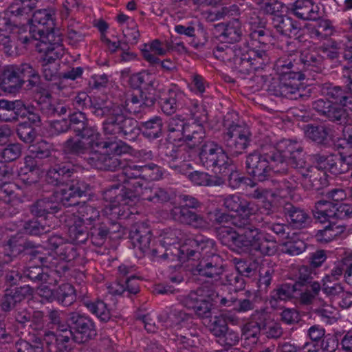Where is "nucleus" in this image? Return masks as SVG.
I'll return each mask as SVG.
<instances>
[{"mask_svg":"<svg viewBox=\"0 0 352 352\" xmlns=\"http://www.w3.org/2000/svg\"><path fill=\"white\" fill-rule=\"evenodd\" d=\"M300 67L302 70L311 69L315 72L321 71L324 67V59L319 53L318 50H305L301 52L300 58Z\"/></svg>","mask_w":352,"mask_h":352,"instance_id":"f704fd0d","label":"nucleus"},{"mask_svg":"<svg viewBox=\"0 0 352 352\" xmlns=\"http://www.w3.org/2000/svg\"><path fill=\"white\" fill-rule=\"evenodd\" d=\"M72 340L68 335L58 334L50 330L44 331L43 338L46 352H69L72 349Z\"/></svg>","mask_w":352,"mask_h":352,"instance_id":"bb28decb","label":"nucleus"},{"mask_svg":"<svg viewBox=\"0 0 352 352\" xmlns=\"http://www.w3.org/2000/svg\"><path fill=\"white\" fill-rule=\"evenodd\" d=\"M76 291L73 285L63 283L55 289V300L65 307L73 304L76 300Z\"/></svg>","mask_w":352,"mask_h":352,"instance_id":"864d4df0","label":"nucleus"},{"mask_svg":"<svg viewBox=\"0 0 352 352\" xmlns=\"http://www.w3.org/2000/svg\"><path fill=\"white\" fill-rule=\"evenodd\" d=\"M70 130L76 136L89 140L90 146H93L100 134L97 129L91 126L87 115L81 111H75L69 114V125Z\"/></svg>","mask_w":352,"mask_h":352,"instance_id":"f8f14e48","label":"nucleus"},{"mask_svg":"<svg viewBox=\"0 0 352 352\" xmlns=\"http://www.w3.org/2000/svg\"><path fill=\"white\" fill-rule=\"evenodd\" d=\"M33 294V289L29 285L8 288L0 298V309L5 314L15 311L18 305Z\"/></svg>","mask_w":352,"mask_h":352,"instance_id":"4468645a","label":"nucleus"},{"mask_svg":"<svg viewBox=\"0 0 352 352\" xmlns=\"http://www.w3.org/2000/svg\"><path fill=\"white\" fill-rule=\"evenodd\" d=\"M178 96L176 90L169 89L167 93L159 96L158 103L164 113L172 115L176 111Z\"/></svg>","mask_w":352,"mask_h":352,"instance_id":"4d7b16f0","label":"nucleus"},{"mask_svg":"<svg viewBox=\"0 0 352 352\" xmlns=\"http://www.w3.org/2000/svg\"><path fill=\"white\" fill-rule=\"evenodd\" d=\"M303 78H283L272 79L268 85L267 91L270 94L285 97L291 100L298 98L307 99L309 97L310 91H306L303 87H300V81Z\"/></svg>","mask_w":352,"mask_h":352,"instance_id":"9d476101","label":"nucleus"},{"mask_svg":"<svg viewBox=\"0 0 352 352\" xmlns=\"http://www.w3.org/2000/svg\"><path fill=\"white\" fill-rule=\"evenodd\" d=\"M223 263L224 261L220 255L201 258L196 265L195 272L201 276L216 279L225 271Z\"/></svg>","mask_w":352,"mask_h":352,"instance_id":"aec40b11","label":"nucleus"},{"mask_svg":"<svg viewBox=\"0 0 352 352\" xmlns=\"http://www.w3.org/2000/svg\"><path fill=\"white\" fill-rule=\"evenodd\" d=\"M312 212L314 219L320 223L336 222L352 217V204L319 200L315 203Z\"/></svg>","mask_w":352,"mask_h":352,"instance_id":"1a4fd4ad","label":"nucleus"},{"mask_svg":"<svg viewBox=\"0 0 352 352\" xmlns=\"http://www.w3.org/2000/svg\"><path fill=\"white\" fill-rule=\"evenodd\" d=\"M236 116L235 113H228L223 120L226 130L222 134L223 142L228 152L233 157L243 153L252 142V133L249 127L232 120Z\"/></svg>","mask_w":352,"mask_h":352,"instance_id":"f03ea898","label":"nucleus"},{"mask_svg":"<svg viewBox=\"0 0 352 352\" xmlns=\"http://www.w3.org/2000/svg\"><path fill=\"white\" fill-rule=\"evenodd\" d=\"M151 237V230L146 223H136L131 226L129 238L133 248H138L142 252L149 248Z\"/></svg>","mask_w":352,"mask_h":352,"instance_id":"cd10ccee","label":"nucleus"},{"mask_svg":"<svg viewBox=\"0 0 352 352\" xmlns=\"http://www.w3.org/2000/svg\"><path fill=\"white\" fill-rule=\"evenodd\" d=\"M69 236L76 243H85L89 236V227L74 219V223L69 228Z\"/></svg>","mask_w":352,"mask_h":352,"instance_id":"052dcab7","label":"nucleus"},{"mask_svg":"<svg viewBox=\"0 0 352 352\" xmlns=\"http://www.w3.org/2000/svg\"><path fill=\"white\" fill-rule=\"evenodd\" d=\"M351 154L344 155L340 153L339 155H333L327 170L334 175H339L349 172Z\"/></svg>","mask_w":352,"mask_h":352,"instance_id":"603ef678","label":"nucleus"},{"mask_svg":"<svg viewBox=\"0 0 352 352\" xmlns=\"http://www.w3.org/2000/svg\"><path fill=\"white\" fill-rule=\"evenodd\" d=\"M232 71L241 78H245L256 69L251 60V56L245 49H236L234 56L230 61Z\"/></svg>","mask_w":352,"mask_h":352,"instance_id":"c756f323","label":"nucleus"},{"mask_svg":"<svg viewBox=\"0 0 352 352\" xmlns=\"http://www.w3.org/2000/svg\"><path fill=\"white\" fill-rule=\"evenodd\" d=\"M274 148L276 149L278 167H285L288 170L289 164L292 168L302 172L307 168L304 148L296 142L283 140L278 142Z\"/></svg>","mask_w":352,"mask_h":352,"instance_id":"0eeeda50","label":"nucleus"},{"mask_svg":"<svg viewBox=\"0 0 352 352\" xmlns=\"http://www.w3.org/2000/svg\"><path fill=\"white\" fill-rule=\"evenodd\" d=\"M25 103L23 100H16L13 101L0 100V120L4 122H16L19 116H24L23 112Z\"/></svg>","mask_w":352,"mask_h":352,"instance_id":"473e14b6","label":"nucleus"},{"mask_svg":"<svg viewBox=\"0 0 352 352\" xmlns=\"http://www.w3.org/2000/svg\"><path fill=\"white\" fill-rule=\"evenodd\" d=\"M303 130L306 138L320 146L328 145L333 136V129L327 124H308Z\"/></svg>","mask_w":352,"mask_h":352,"instance_id":"c85d7f7f","label":"nucleus"},{"mask_svg":"<svg viewBox=\"0 0 352 352\" xmlns=\"http://www.w3.org/2000/svg\"><path fill=\"white\" fill-rule=\"evenodd\" d=\"M218 294L214 291L207 289L204 296L201 297L198 304L193 309L195 314L200 318H210L211 316V309L212 302H216Z\"/></svg>","mask_w":352,"mask_h":352,"instance_id":"a18cd8bd","label":"nucleus"},{"mask_svg":"<svg viewBox=\"0 0 352 352\" xmlns=\"http://www.w3.org/2000/svg\"><path fill=\"white\" fill-rule=\"evenodd\" d=\"M36 48L39 52L44 53L40 60L50 63H59L58 59L63 55V48L62 45H47V47H41L36 45Z\"/></svg>","mask_w":352,"mask_h":352,"instance_id":"0e129e2a","label":"nucleus"},{"mask_svg":"<svg viewBox=\"0 0 352 352\" xmlns=\"http://www.w3.org/2000/svg\"><path fill=\"white\" fill-rule=\"evenodd\" d=\"M217 239L223 245L238 249L239 232L230 226H221L215 229Z\"/></svg>","mask_w":352,"mask_h":352,"instance_id":"49530a36","label":"nucleus"},{"mask_svg":"<svg viewBox=\"0 0 352 352\" xmlns=\"http://www.w3.org/2000/svg\"><path fill=\"white\" fill-rule=\"evenodd\" d=\"M89 108L91 113L96 117L102 118L116 106V104H107L103 100H100L97 98L89 99Z\"/></svg>","mask_w":352,"mask_h":352,"instance_id":"338daca9","label":"nucleus"},{"mask_svg":"<svg viewBox=\"0 0 352 352\" xmlns=\"http://www.w3.org/2000/svg\"><path fill=\"white\" fill-rule=\"evenodd\" d=\"M328 223L322 230H318L315 235L316 240L322 243L330 242L345 230L343 225H337L336 222Z\"/></svg>","mask_w":352,"mask_h":352,"instance_id":"09e8293b","label":"nucleus"},{"mask_svg":"<svg viewBox=\"0 0 352 352\" xmlns=\"http://www.w3.org/2000/svg\"><path fill=\"white\" fill-rule=\"evenodd\" d=\"M278 249L276 241L264 233L254 251L259 252L263 256H271L276 254Z\"/></svg>","mask_w":352,"mask_h":352,"instance_id":"680f3d73","label":"nucleus"},{"mask_svg":"<svg viewBox=\"0 0 352 352\" xmlns=\"http://www.w3.org/2000/svg\"><path fill=\"white\" fill-rule=\"evenodd\" d=\"M45 313L41 310L30 311L27 308L16 309L14 317L16 322L23 328L28 327L30 330L39 333H44L46 320Z\"/></svg>","mask_w":352,"mask_h":352,"instance_id":"dca6fc26","label":"nucleus"},{"mask_svg":"<svg viewBox=\"0 0 352 352\" xmlns=\"http://www.w3.org/2000/svg\"><path fill=\"white\" fill-rule=\"evenodd\" d=\"M302 182L309 189L318 190L328 184L327 174L318 167L308 166L301 173Z\"/></svg>","mask_w":352,"mask_h":352,"instance_id":"72a5a7b5","label":"nucleus"},{"mask_svg":"<svg viewBox=\"0 0 352 352\" xmlns=\"http://www.w3.org/2000/svg\"><path fill=\"white\" fill-rule=\"evenodd\" d=\"M143 135L150 140L157 139L163 135V122L161 118L155 117L148 121L141 122Z\"/></svg>","mask_w":352,"mask_h":352,"instance_id":"8fccbe9b","label":"nucleus"},{"mask_svg":"<svg viewBox=\"0 0 352 352\" xmlns=\"http://www.w3.org/2000/svg\"><path fill=\"white\" fill-rule=\"evenodd\" d=\"M223 206L228 210L241 215H252L254 212V204L237 195H230L225 197Z\"/></svg>","mask_w":352,"mask_h":352,"instance_id":"c9c22d12","label":"nucleus"},{"mask_svg":"<svg viewBox=\"0 0 352 352\" xmlns=\"http://www.w3.org/2000/svg\"><path fill=\"white\" fill-rule=\"evenodd\" d=\"M101 144L103 148H109L111 153H91L89 157H85L88 164L98 170L109 171H116L124 167L126 162L120 158V155L128 153L131 149L130 146L122 141L119 143L105 141Z\"/></svg>","mask_w":352,"mask_h":352,"instance_id":"7ed1b4c3","label":"nucleus"},{"mask_svg":"<svg viewBox=\"0 0 352 352\" xmlns=\"http://www.w3.org/2000/svg\"><path fill=\"white\" fill-rule=\"evenodd\" d=\"M124 107L116 104V106L103 118L102 131L104 135L117 138L121 124L125 120Z\"/></svg>","mask_w":352,"mask_h":352,"instance_id":"393cba45","label":"nucleus"},{"mask_svg":"<svg viewBox=\"0 0 352 352\" xmlns=\"http://www.w3.org/2000/svg\"><path fill=\"white\" fill-rule=\"evenodd\" d=\"M84 305L93 314L96 315L102 322H107L111 319L109 310L107 305L102 300L84 302Z\"/></svg>","mask_w":352,"mask_h":352,"instance_id":"e2e57ef3","label":"nucleus"},{"mask_svg":"<svg viewBox=\"0 0 352 352\" xmlns=\"http://www.w3.org/2000/svg\"><path fill=\"white\" fill-rule=\"evenodd\" d=\"M186 247L189 249L188 239L186 240L184 243L179 248L175 245L166 246L164 251L162 254V259H170L172 261H179L181 263L188 261V254L184 251V248Z\"/></svg>","mask_w":352,"mask_h":352,"instance_id":"5fc2aeb1","label":"nucleus"},{"mask_svg":"<svg viewBox=\"0 0 352 352\" xmlns=\"http://www.w3.org/2000/svg\"><path fill=\"white\" fill-rule=\"evenodd\" d=\"M83 139H75L70 137L63 142L62 151L66 155L82 157L89 150L90 145L87 146V144L82 141Z\"/></svg>","mask_w":352,"mask_h":352,"instance_id":"c03bdc74","label":"nucleus"},{"mask_svg":"<svg viewBox=\"0 0 352 352\" xmlns=\"http://www.w3.org/2000/svg\"><path fill=\"white\" fill-rule=\"evenodd\" d=\"M186 134L182 141L186 143L187 146L190 149L201 147L206 139V131L202 124L190 123L186 128Z\"/></svg>","mask_w":352,"mask_h":352,"instance_id":"4c0bfd02","label":"nucleus"},{"mask_svg":"<svg viewBox=\"0 0 352 352\" xmlns=\"http://www.w3.org/2000/svg\"><path fill=\"white\" fill-rule=\"evenodd\" d=\"M80 169L78 164L70 161L56 163L48 168L45 180L53 186H68L69 183L75 181L74 177Z\"/></svg>","mask_w":352,"mask_h":352,"instance_id":"9b49d317","label":"nucleus"},{"mask_svg":"<svg viewBox=\"0 0 352 352\" xmlns=\"http://www.w3.org/2000/svg\"><path fill=\"white\" fill-rule=\"evenodd\" d=\"M121 125L118 136L129 142L136 141L142 131L139 122L135 118L126 116Z\"/></svg>","mask_w":352,"mask_h":352,"instance_id":"ea45409f","label":"nucleus"},{"mask_svg":"<svg viewBox=\"0 0 352 352\" xmlns=\"http://www.w3.org/2000/svg\"><path fill=\"white\" fill-rule=\"evenodd\" d=\"M161 243L166 246L175 245L182 241L187 239L186 233L179 228H166L164 229L161 234Z\"/></svg>","mask_w":352,"mask_h":352,"instance_id":"6e6d98bb","label":"nucleus"},{"mask_svg":"<svg viewBox=\"0 0 352 352\" xmlns=\"http://www.w3.org/2000/svg\"><path fill=\"white\" fill-rule=\"evenodd\" d=\"M120 105L124 107V111L131 115H137L146 109L137 90L127 97L124 104Z\"/></svg>","mask_w":352,"mask_h":352,"instance_id":"69168bd1","label":"nucleus"},{"mask_svg":"<svg viewBox=\"0 0 352 352\" xmlns=\"http://www.w3.org/2000/svg\"><path fill=\"white\" fill-rule=\"evenodd\" d=\"M28 241L29 239L17 236H11L2 245L5 262L10 263L19 255H23L25 250H28L30 247Z\"/></svg>","mask_w":352,"mask_h":352,"instance_id":"7c9ffc66","label":"nucleus"},{"mask_svg":"<svg viewBox=\"0 0 352 352\" xmlns=\"http://www.w3.org/2000/svg\"><path fill=\"white\" fill-rule=\"evenodd\" d=\"M170 215L174 221L197 229L205 230L209 227V223L202 214L187 208L175 206L170 210Z\"/></svg>","mask_w":352,"mask_h":352,"instance_id":"a211bd4d","label":"nucleus"},{"mask_svg":"<svg viewBox=\"0 0 352 352\" xmlns=\"http://www.w3.org/2000/svg\"><path fill=\"white\" fill-rule=\"evenodd\" d=\"M25 89L31 91L34 98L39 111L41 112L44 108V104H49L51 102L52 95L45 85L41 80V76L37 69L34 72Z\"/></svg>","mask_w":352,"mask_h":352,"instance_id":"4be33fe9","label":"nucleus"},{"mask_svg":"<svg viewBox=\"0 0 352 352\" xmlns=\"http://www.w3.org/2000/svg\"><path fill=\"white\" fill-rule=\"evenodd\" d=\"M36 68L27 62L9 64L3 66L0 72V86L10 94L19 92L28 83Z\"/></svg>","mask_w":352,"mask_h":352,"instance_id":"39448f33","label":"nucleus"},{"mask_svg":"<svg viewBox=\"0 0 352 352\" xmlns=\"http://www.w3.org/2000/svg\"><path fill=\"white\" fill-rule=\"evenodd\" d=\"M264 232L252 226L239 234L238 250L241 251H254Z\"/></svg>","mask_w":352,"mask_h":352,"instance_id":"e433bc0d","label":"nucleus"},{"mask_svg":"<svg viewBox=\"0 0 352 352\" xmlns=\"http://www.w3.org/2000/svg\"><path fill=\"white\" fill-rule=\"evenodd\" d=\"M67 321L66 332L68 331L72 339L77 343H86L97 336L94 322L85 314L78 311L69 312Z\"/></svg>","mask_w":352,"mask_h":352,"instance_id":"6e6552de","label":"nucleus"},{"mask_svg":"<svg viewBox=\"0 0 352 352\" xmlns=\"http://www.w3.org/2000/svg\"><path fill=\"white\" fill-rule=\"evenodd\" d=\"M190 124L180 116H175L170 118L168 124V131L170 139L173 141H182L186 134V130Z\"/></svg>","mask_w":352,"mask_h":352,"instance_id":"37998d69","label":"nucleus"},{"mask_svg":"<svg viewBox=\"0 0 352 352\" xmlns=\"http://www.w3.org/2000/svg\"><path fill=\"white\" fill-rule=\"evenodd\" d=\"M283 213L288 223L295 229H304L310 226L312 219L303 209L286 202L283 206Z\"/></svg>","mask_w":352,"mask_h":352,"instance_id":"b1692460","label":"nucleus"},{"mask_svg":"<svg viewBox=\"0 0 352 352\" xmlns=\"http://www.w3.org/2000/svg\"><path fill=\"white\" fill-rule=\"evenodd\" d=\"M50 228V226L43 223L35 217L25 221L22 226L23 232L30 236H41L48 233Z\"/></svg>","mask_w":352,"mask_h":352,"instance_id":"13d9d810","label":"nucleus"},{"mask_svg":"<svg viewBox=\"0 0 352 352\" xmlns=\"http://www.w3.org/2000/svg\"><path fill=\"white\" fill-rule=\"evenodd\" d=\"M217 38L222 43H234L240 41L243 36L241 23L233 19L226 23H220L214 25Z\"/></svg>","mask_w":352,"mask_h":352,"instance_id":"6ab92c4d","label":"nucleus"},{"mask_svg":"<svg viewBox=\"0 0 352 352\" xmlns=\"http://www.w3.org/2000/svg\"><path fill=\"white\" fill-rule=\"evenodd\" d=\"M305 287L304 289L300 290L302 292L299 298L300 304L309 305L318 301L320 306H328L324 300L317 297L321 291V285L319 283H313Z\"/></svg>","mask_w":352,"mask_h":352,"instance_id":"a19ab883","label":"nucleus"},{"mask_svg":"<svg viewBox=\"0 0 352 352\" xmlns=\"http://www.w3.org/2000/svg\"><path fill=\"white\" fill-rule=\"evenodd\" d=\"M297 290H301L298 287V285L287 283L279 285L271 292L270 304L272 307H274L280 301L289 300L294 297V294Z\"/></svg>","mask_w":352,"mask_h":352,"instance_id":"58836bf2","label":"nucleus"},{"mask_svg":"<svg viewBox=\"0 0 352 352\" xmlns=\"http://www.w3.org/2000/svg\"><path fill=\"white\" fill-rule=\"evenodd\" d=\"M61 210L54 193L50 197L39 199L29 206L30 214L35 217L47 219Z\"/></svg>","mask_w":352,"mask_h":352,"instance_id":"5701e85b","label":"nucleus"},{"mask_svg":"<svg viewBox=\"0 0 352 352\" xmlns=\"http://www.w3.org/2000/svg\"><path fill=\"white\" fill-rule=\"evenodd\" d=\"M272 25L277 33L287 37H295L301 41V28L299 23L287 15H275L272 18Z\"/></svg>","mask_w":352,"mask_h":352,"instance_id":"412c9836","label":"nucleus"},{"mask_svg":"<svg viewBox=\"0 0 352 352\" xmlns=\"http://www.w3.org/2000/svg\"><path fill=\"white\" fill-rule=\"evenodd\" d=\"M274 146L263 147L261 152L254 151L246 156L245 169L249 175L258 182L268 180L272 172L286 174L285 167H278Z\"/></svg>","mask_w":352,"mask_h":352,"instance_id":"f257e3e1","label":"nucleus"},{"mask_svg":"<svg viewBox=\"0 0 352 352\" xmlns=\"http://www.w3.org/2000/svg\"><path fill=\"white\" fill-rule=\"evenodd\" d=\"M30 21V34L31 36L41 34L44 31L52 30L55 26L54 19L52 17V11L41 9L35 11Z\"/></svg>","mask_w":352,"mask_h":352,"instance_id":"a878e982","label":"nucleus"},{"mask_svg":"<svg viewBox=\"0 0 352 352\" xmlns=\"http://www.w3.org/2000/svg\"><path fill=\"white\" fill-rule=\"evenodd\" d=\"M200 164L215 173L228 172L230 160L227 152L217 142L208 140L199 147L198 153Z\"/></svg>","mask_w":352,"mask_h":352,"instance_id":"423d86ee","label":"nucleus"},{"mask_svg":"<svg viewBox=\"0 0 352 352\" xmlns=\"http://www.w3.org/2000/svg\"><path fill=\"white\" fill-rule=\"evenodd\" d=\"M184 328L177 334V341L183 344L184 347L196 346L199 344V329L192 324V321L184 325Z\"/></svg>","mask_w":352,"mask_h":352,"instance_id":"79ce46f5","label":"nucleus"},{"mask_svg":"<svg viewBox=\"0 0 352 352\" xmlns=\"http://www.w3.org/2000/svg\"><path fill=\"white\" fill-rule=\"evenodd\" d=\"M120 229V224L115 220L107 218L98 219L89 227V238L93 245L101 247L111 234L119 232Z\"/></svg>","mask_w":352,"mask_h":352,"instance_id":"2eb2a0df","label":"nucleus"},{"mask_svg":"<svg viewBox=\"0 0 352 352\" xmlns=\"http://www.w3.org/2000/svg\"><path fill=\"white\" fill-rule=\"evenodd\" d=\"M189 249L184 247V251L188 254V259L200 261L201 258H209L217 254L216 243L213 239L199 236L195 239H188Z\"/></svg>","mask_w":352,"mask_h":352,"instance_id":"f3484780","label":"nucleus"},{"mask_svg":"<svg viewBox=\"0 0 352 352\" xmlns=\"http://www.w3.org/2000/svg\"><path fill=\"white\" fill-rule=\"evenodd\" d=\"M143 198L154 204H164L170 200L169 192L159 186L144 187Z\"/></svg>","mask_w":352,"mask_h":352,"instance_id":"3c124183","label":"nucleus"},{"mask_svg":"<svg viewBox=\"0 0 352 352\" xmlns=\"http://www.w3.org/2000/svg\"><path fill=\"white\" fill-rule=\"evenodd\" d=\"M41 36L38 35L32 36L34 40L40 41L41 44L38 45V47H47V45L59 46L62 45L63 38L61 34L59 33L58 30H56L55 27L49 31H44L40 34Z\"/></svg>","mask_w":352,"mask_h":352,"instance_id":"bf43d9fd","label":"nucleus"},{"mask_svg":"<svg viewBox=\"0 0 352 352\" xmlns=\"http://www.w3.org/2000/svg\"><path fill=\"white\" fill-rule=\"evenodd\" d=\"M99 217V211L94 206L83 203L79 206L74 219L89 227L100 219Z\"/></svg>","mask_w":352,"mask_h":352,"instance_id":"de8ad7c7","label":"nucleus"},{"mask_svg":"<svg viewBox=\"0 0 352 352\" xmlns=\"http://www.w3.org/2000/svg\"><path fill=\"white\" fill-rule=\"evenodd\" d=\"M323 93L330 98H332L343 107L346 104L347 101L350 99L348 97L346 89H342L339 86H333L331 85H325L322 88Z\"/></svg>","mask_w":352,"mask_h":352,"instance_id":"774afa93","label":"nucleus"},{"mask_svg":"<svg viewBox=\"0 0 352 352\" xmlns=\"http://www.w3.org/2000/svg\"><path fill=\"white\" fill-rule=\"evenodd\" d=\"M291 10L296 17L305 21H315L320 18V8L313 0H296Z\"/></svg>","mask_w":352,"mask_h":352,"instance_id":"2f4dec72","label":"nucleus"},{"mask_svg":"<svg viewBox=\"0 0 352 352\" xmlns=\"http://www.w3.org/2000/svg\"><path fill=\"white\" fill-rule=\"evenodd\" d=\"M311 107L324 121L344 126L342 131L343 140L348 147L352 148V126H348L351 118L346 109L338 103L323 99L314 101Z\"/></svg>","mask_w":352,"mask_h":352,"instance_id":"20e7f679","label":"nucleus"},{"mask_svg":"<svg viewBox=\"0 0 352 352\" xmlns=\"http://www.w3.org/2000/svg\"><path fill=\"white\" fill-rule=\"evenodd\" d=\"M67 187L54 192L60 207L73 206L78 204V198L86 196L90 186L83 180H75L69 183Z\"/></svg>","mask_w":352,"mask_h":352,"instance_id":"ddd939ff","label":"nucleus"}]
</instances>
